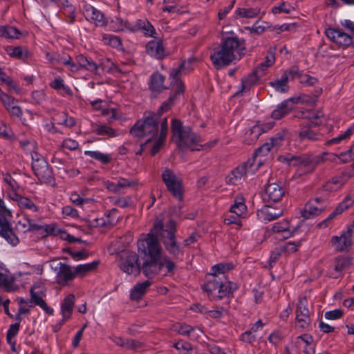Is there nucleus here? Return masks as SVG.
Returning <instances> with one entry per match:
<instances>
[{"label":"nucleus","instance_id":"obj_56","mask_svg":"<svg viewBox=\"0 0 354 354\" xmlns=\"http://www.w3.org/2000/svg\"><path fill=\"white\" fill-rule=\"evenodd\" d=\"M116 182L120 194L123 192L124 189L133 187L138 184L136 180L122 177L118 178Z\"/></svg>","mask_w":354,"mask_h":354},{"label":"nucleus","instance_id":"obj_17","mask_svg":"<svg viewBox=\"0 0 354 354\" xmlns=\"http://www.w3.org/2000/svg\"><path fill=\"white\" fill-rule=\"evenodd\" d=\"M283 212L284 207L282 205H265L257 211V216L261 221L267 223L277 219L283 214Z\"/></svg>","mask_w":354,"mask_h":354},{"label":"nucleus","instance_id":"obj_51","mask_svg":"<svg viewBox=\"0 0 354 354\" xmlns=\"http://www.w3.org/2000/svg\"><path fill=\"white\" fill-rule=\"evenodd\" d=\"M354 131V126H350L343 133L338 136L328 140L326 144L327 145H332L340 143L342 141L348 139L353 132Z\"/></svg>","mask_w":354,"mask_h":354},{"label":"nucleus","instance_id":"obj_7","mask_svg":"<svg viewBox=\"0 0 354 354\" xmlns=\"http://www.w3.org/2000/svg\"><path fill=\"white\" fill-rule=\"evenodd\" d=\"M284 160L290 166L297 167L298 171L301 175L312 173L321 160V158L307 153L288 154L285 156Z\"/></svg>","mask_w":354,"mask_h":354},{"label":"nucleus","instance_id":"obj_35","mask_svg":"<svg viewBox=\"0 0 354 354\" xmlns=\"http://www.w3.org/2000/svg\"><path fill=\"white\" fill-rule=\"evenodd\" d=\"M98 265L99 261H94L88 263L80 264L75 267H73L75 278L77 277H82L88 273L94 271Z\"/></svg>","mask_w":354,"mask_h":354},{"label":"nucleus","instance_id":"obj_41","mask_svg":"<svg viewBox=\"0 0 354 354\" xmlns=\"http://www.w3.org/2000/svg\"><path fill=\"white\" fill-rule=\"evenodd\" d=\"M35 223L33 219L24 218L19 220L15 225V230L17 232L26 233L29 231H35Z\"/></svg>","mask_w":354,"mask_h":354},{"label":"nucleus","instance_id":"obj_46","mask_svg":"<svg viewBox=\"0 0 354 354\" xmlns=\"http://www.w3.org/2000/svg\"><path fill=\"white\" fill-rule=\"evenodd\" d=\"M351 264V259L345 256H338L334 261V269L337 272H342Z\"/></svg>","mask_w":354,"mask_h":354},{"label":"nucleus","instance_id":"obj_33","mask_svg":"<svg viewBox=\"0 0 354 354\" xmlns=\"http://www.w3.org/2000/svg\"><path fill=\"white\" fill-rule=\"evenodd\" d=\"M246 165H243L233 169L226 177V182L232 185H237L242 177L246 175Z\"/></svg>","mask_w":354,"mask_h":354},{"label":"nucleus","instance_id":"obj_18","mask_svg":"<svg viewBox=\"0 0 354 354\" xmlns=\"http://www.w3.org/2000/svg\"><path fill=\"white\" fill-rule=\"evenodd\" d=\"M326 37L339 46L346 48L352 44V37L339 28H327L325 31Z\"/></svg>","mask_w":354,"mask_h":354},{"label":"nucleus","instance_id":"obj_48","mask_svg":"<svg viewBox=\"0 0 354 354\" xmlns=\"http://www.w3.org/2000/svg\"><path fill=\"white\" fill-rule=\"evenodd\" d=\"M274 55L272 53L268 54L266 60L261 62L254 69L260 75L263 76L265 71L274 63Z\"/></svg>","mask_w":354,"mask_h":354},{"label":"nucleus","instance_id":"obj_28","mask_svg":"<svg viewBox=\"0 0 354 354\" xmlns=\"http://www.w3.org/2000/svg\"><path fill=\"white\" fill-rule=\"evenodd\" d=\"M46 235L59 236L61 239L68 241L69 243H74L75 241V238L73 236L67 233L64 230L59 228L55 223L47 225Z\"/></svg>","mask_w":354,"mask_h":354},{"label":"nucleus","instance_id":"obj_21","mask_svg":"<svg viewBox=\"0 0 354 354\" xmlns=\"http://www.w3.org/2000/svg\"><path fill=\"white\" fill-rule=\"evenodd\" d=\"M165 77L160 72L156 71L153 73L149 78L148 86L149 89L154 95L161 93L167 88L165 85Z\"/></svg>","mask_w":354,"mask_h":354},{"label":"nucleus","instance_id":"obj_32","mask_svg":"<svg viewBox=\"0 0 354 354\" xmlns=\"http://www.w3.org/2000/svg\"><path fill=\"white\" fill-rule=\"evenodd\" d=\"M6 51L7 54L14 58H17L18 59L25 61L30 56L29 52L26 48L23 46H7L6 48Z\"/></svg>","mask_w":354,"mask_h":354},{"label":"nucleus","instance_id":"obj_14","mask_svg":"<svg viewBox=\"0 0 354 354\" xmlns=\"http://www.w3.org/2000/svg\"><path fill=\"white\" fill-rule=\"evenodd\" d=\"M287 193L286 186L281 183L268 184L265 187L263 199L268 202H280Z\"/></svg>","mask_w":354,"mask_h":354},{"label":"nucleus","instance_id":"obj_26","mask_svg":"<svg viewBox=\"0 0 354 354\" xmlns=\"http://www.w3.org/2000/svg\"><path fill=\"white\" fill-rule=\"evenodd\" d=\"M294 100L288 99L279 104L276 109L272 112V118L274 120H279L290 113L294 109Z\"/></svg>","mask_w":354,"mask_h":354},{"label":"nucleus","instance_id":"obj_47","mask_svg":"<svg viewBox=\"0 0 354 354\" xmlns=\"http://www.w3.org/2000/svg\"><path fill=\"white\" fill-rule=\"evenodd\" d=\"M293 10H295V8L291 3L284 1L278 3L272 8V12L274 15H279L281 13L290 14Z\"/></svg>","mask_w":354,"mask_h":354},{"label":"nucleus","instance_id":"obj_34","mask_svg":"<svg viewBox=\"0 0 354 354\" xmlns=\"http://www.w3.org/2000/svg\"><path fill=\"white\" fill-rule=\"evenodd\" d=\"M230 212L243 218L247 214V206L245 204L244 198L242 196H238L234 198V203L231 205Z\"/></svg>","mask_w":354,"mask_h":354},{"label":"nucleus","instance_id":"obj_4","mask_svg":"<svg viewBox=\"0 0 354 354\" xmlns=\"http://www.w3.org/2000/svg\"><path fill=\"white\" fill-rule=\"evenodd\" d=\"M156 230H159L160 240L167 252L174 259H181L184 255L183 246L177 241L176 222L170 220L165 225L162 223L154 224Z\"/></svg>","mask_w":354,"mask_h":354},{"label":"nucleus","instance_id":"obj_58","mask_svg":"<svg viewBox=\"0 0 354 354\" xmlns=\"http://www.w3.org/2000/svg\"><path fill=\"white\" fill-rule=\"evenodd\" d=\"M301 246V241L286 242L281 247V250L287 253L295 252Z\"/></svg>","mask_w":354,"mask_h":354},{"label":"nucleus","instance_id":"obj_12","mask_svg":"<svg viewBox=\"0 0 354 354\" xmlns=\"http://www.w3.org/2000/svg\"><path fill=\"white\" fill-rule=\"evenodd\" d=\"M161 177L167 190L173 196L178 200H182L183 186L181 179L171 169L167 167L162 170Z\"/></svg>","mask_w":354,"mask_h":354},{"label":"nucleus","instance_id":"obj_45","mask_svg":"<svg viewBox=\"0 0 354 354\" xmlns=\"http://www.w3.org/2000/svg\"><path fill=\"white\" fill-rule=\"evenodd\" d=\"M102 41L104 44L109 45L117 49L122 48V44L121 39L116 35L112 34H104L102 37Z\"/></svg>","mask_w":354,"mask_h":354},{"label":"nucleus","instance_id":"obj_49","mask_svg":"<svg viewBox=\"0 0 354 354\" xmlns=\"http://www.w3.org/2000/svg\"><path fill=\"white\" fill-rule=\"evenodd\" d=\"M20 32L15 27L0 26V36L8 39H18Z\"/></svg>","mask_w":354,"mask_h":354},{"label":"nucleus","instance_id":"obj_5","mask_svg":"<svg viewBox=\"0 0 354 354\" xmlns=\"http://www.w3.org/2000/svg\"><path fill=\"white\" fill-rule=\"evenodd\" d=\"M166 118L160 117L158 114H151L142 121H138L130 129V133L134 137H148L146 142L158 136L159 124Z\"/></svg>","mask_w":354,"mask_h":354},{"label":"nucleus","instance_id":"obj_64","mask_svg":"<svg viewBox=\"0 0 354 354\" xmlns=\"http://www.w3.org/2000/svg\"><path fill=\"white\" fill-rule=\"evenodd\" d=\"M32 98L37 104H41L46 100V93L43 90H36L32 92Z\"/></svg>","mask_w":354,"mask_h":354},{"label":"nucleus","instance_id":"obj_15","mask_svg":"<svg viewBox=\"0 0 354 354\" xmlns=\"http://www.w3.org/2000/svg\"><path fill=\"white\" fill-rule=\"evenodd\" d=\"M125 26L132 32H141L145 37L156 38L157 32L153 26L146 19H137L133 23H127Z\"/></svg>","mask_w":354,"mask_h":354},{"label":"nucleus","instance_id":"obj_38","mask_svg":"<svg viewBox=\"0 0 354 354\" xmlns=\"http://www.w3.org/2000/svg\"><path fill=\"white\" fill-rule=\"evenodd\" d=\"M39 283H35L32 287L30 290V301H29L30 307H32L33 306H40L45 301L42 299L41 294L42 293L41 290H36L37 289H40Z\"/></svg>","mask_w":354,"mask_h":354},{"label":"nucleus","instance_id":"obj_23","mask_svg":"<svg viewBox=\"0 0 354 354\" xmlns=\"http://www.w3.org/2000/svg\"><path fill=\"white\" fill-rule=\"evenodd\" d=\"M146 52L157 59H162L166 56L163 44L160 39L149 41L146 45Z\"/></svg>","mask_w":354,"mask_h":354},{"label":"nucleus","instance_id":"obj_40","mask_svg":"<svg viewBox=\"0 0 354 354\" xmlns=\"http://www.w3.org/2000/svg\"><path fill=\"white\" fill-rule=\"evenodd\" d=\"M260 9L258 8H239L235 10L234 16L236 19L240 18H254L258 16Z\"/></svg>","mask_w":354,"mask_h":354},{"label":"nucleus","instance_id":"obj_27","mask_svg":"<svg viewBox=\"0 0 354 354\" xmlns=\"http://www.w3.org/2000/svg\"><path fill=\"white\" fill-rule=\"evenodd\" d=\"M272 231L274 233L278 234L281 238L283 239H288L293 235V230L290 228V225L288 221L283 220L273 224Z\"/></svg>","mask_w":354,"mask_h":354},{"label":"nucleus","instance_id":"obj_31","mask_svg":"<svg viewBox=\"0 0 354 354\" xmlns=\"http://www.w3.org/2000/svg\"><path fill=\"white\" fill-rule=\"evenodd\" d=\"M151 282L146 280L141 283H137L131 290L130 298L131 300L138 301L145 295L147 290L149 288Z\"/></svg>","mask_w":354,"mask_h":354},{"label":"nucleus","instance_id":"obj_61","mask_svg":"<svg viewBox=\"0 0 354 354\" xmlns=\"http://www.w3.org/2000/svg\"><path fill=\"white\" fill-rule=\"evenodd\" d=\"M283 139L284 133L283 132H278L274 136L271 137L267 142L272 148L274 147L280 146L283 141Z\"/></svg>","mask_w":354,"mask_h":354},{"label":"nucleus","instance_id":"obj_42","mask_svg":"<svg viewBox=\"0 0 354 354\" xmlns=\"http://www.w3.org/2000/svg\"><path fill=\"white\" fill-rule=\"evenodd\" d=\"M84 154L86 156H88L91 158H93L102 164L106 165L109 163L111 160L112 157L111 154L109 153H104L99 151H85L84 152Z\"/></svg>","mask_w":354,"mask_h":354},{"label":"nucleus","instance_id":"obj_43","mask_svg":"<svg viewBox=\"0 0 354 354\" xmlns=\"http://www.w3.org/2000/svg\"><path fill=\"white\" fill-rule=\"evenodd\" d=\"M288 75L284 73L279 79H277L270 82V85L272 86L277 91L285 93L288 91Z\"/></svg>","mask_w":354,"mask_h":354},{"label":"nucleus","instance_id":"obj_19","mask_svg":"<svg viewBox=\"0 0 354 354\" xmlns=\"http://www.w3.org/2000/svg\"><path fill=\"white\" fill-rule=\"evenodd\" d=\"M172 330L179 335L187 336L189 339L193 341L198 340L201 334L202 330L198 327H193L184 323H176L173 325Z\"/></svg>","mask_w":354,"mask_h":354},{"label":"nucleus","instance_id":"obj_52","mask_svg":"<svg viewBox=\"0 0 354 354\" xmlns=\"http://www.w3.org/2000/svg\"><path fill=\"white\" fill-rule=\"evenodd\" d=\"M180 354H190V352L193 350L192 344L188 342L179 339L174 343L173 346Z\"/></svg>","mask_w":354,"mask_h":354},{"label":"nucleus","instance_id":"obj_24","mask_svg":"<svg viewBox=\"0 0 354 354\" xmlns=\"http://www.w3.org/2000/svg\"><path fill=\"white\" fill-rule=\"evenodd\" d=\"M261 77V75L254 70L252 73L241 79L240 90H239L235 95H242L243 93L248 92L252 86L259 82Z\"/></svg>","mask_w":354,"mask_h":354},{"label":"nucleus","instance_id":"obj_63","mask_svg":"<svg viewBox=\"0 0 354 354\" xmlns=\"http://www.w3.org/2000/svg\"><path fill=\"white\" fill-rule=\"evenodd\" d=\"M82 68L88 71V72L94 74V75H99L98 65L93 62L91 59H88L86 60L85 64L82 67Z\"/></svg>","mask_w":354,"mask_h":354},{"label":"nucleus","instance_id":"obj_29","mask_svg":"<svg viewBox=\"0 0 354 354\" xmlns=\"http://www.w3.org/2000/svg\"><path fill=\"white\" fill-rule=\"evenodd\" d=\"M168 132L167 120L164 119L162 122L161 129H160L159 135L157 140L154 142L153 147L151 150L152 156L156 155L163 145Z\"/></svg>","mask_w":354,"mask_h":354},{"label":"nucleus","instance_id":"obj_6","mask_svg":"<svg viewBox=\"0 0 354 354\" xmlns=\"http://www.w3.org/2000/svg\"><path fill=\"white\" fill-rule=\"evenodd\" d=\"M171 133L173 137L176 138L178 147L190 148L192 151L198 150L194 145L202 141L200 136L193 132L190 127L183 126L179 120H172Z\"/></svg>","mask_w":354,"mask_h":354},{"label":"nucleus","instance_id":"obj_53","mask_svg":"<svg viewBox=\"0 0 354 354\" xmlns=\"http://www.w3.org/2000/svg\"><path fill=\"white\" fill-rule=\"evenodd\" d=\"M63 8V14L66 17L68 18L66 22L68 24H73L75 21V12L76 9L74 6H73L71 3H67V5L62 7Z\"/></svg>","mask_w":354,"mask_h":354},{"label":"nucleus","instance_id":"obj_62","mask_svg":"<svg viewBox=\"0 0 354 354\" xmlns=\"http://www.w3.org/2000/svg\"><path fill=\"white\" fill-rule=\"evenodd\" d=\"M59 121V124H63L68 127H72L75 124V120L72 117H68L66 113H62L58 115Z\"/></svg>","mask_w":354,"mask_h":354},{"label":"nucleus","instance_id":"obj_39","mask_svg":"<svg viewBox=\"0 0 354 354\" xmlns=\"http://www.w3.org/2000/svg\"><path fill=\"white\" fill-rule=\"evenodd\" d=\"M192 310L208 315L209 317L214 319H218L223 317L225 313H227V309L223 306H220L215 310H207L206 308L201 306H196L195 308H192Z\"/></svg>","mask_w":354,"mask_h":354},{"label":"nucleus","instance_id":"obj_57","mask_svg":"<svg viewBox=\"0 0 354 354\" xmlns=\"http://www.w3.org/2000/svg\"><path fill=\"white\" fill-rule=\"evenodd\" d=\"M308 300L306 297L301 298L297 304L296 315L310 316V310L308 308Z\"/></svg>","mask_w":354,"mask_h":354},{"label":"nucleus","instance_id":"obj_60","mask_svg":"<svg viewBox=\"0 0 354 354\" xmlns=\"http://www.w3.org/2000/svg\"><path fill=\"white\" fill-rule=\"evenodd\" d=\"M242 217L236 215L234 213L229 212L225 216L224 223L226 225L230 224H236L239 225H241V219Z\"/></svg>","mask_w":354,"mask_h":354},{"label":"nucleus","instance_id":"obj_20","mask_svg":"<svg viewBox=\"0 0 354 354\" xmlns=\"http://www.w3.org/2000/svg\"><path fill=\"white\" fill-rule=\"evenodd\" d=\"M321 201L320 198H316L307 203L301 211V216L304 219H310L319 215L324 209V206L320 204Z\"/></svg>","mask_w":354,"mask_h":354},{"label":"nucleus","instance_id":"obj_9","mask_svg":"<svg viewBox=\"0 0 354 354\" xmlns=\"http://www.w3.org/2000/svg\"><path fill=\"white\" fill-rule=\"evenodd\" d=\"M32 169L41 183L50 184L54 181L52 168L44 158L35 151L30 153Z\"/></svg>","mask_w":354,"mask_h":354},{"label":"nucleus","instance_id":"obj_10","mask_svg":"<svg viewBox=\"0 0 354 354\" xmlns=\"http://www.w3.org/2000/svg\"><path fill=\"white\" fill-rule=\"evenodd\" d=\"M10 212L6 207L3 201L0 198V235L8 243L17 245L19 240L10 226Z\"/></svg>","mask_w":354,"mask_h":354},{"label":"nucleus","instance_id":"obj_8","mask_svg":"<svg viewBox=\"0 0 354 354\" xmlns=\"http://www.w3.org/2000/svg\"><path fill=\"white\" fill-rule=\"evenodd\" d=\"M304 118H307V121L300 123V130L299 137L301 140H308L315 141L319 139L321 134L311 129V126H318L320 123L317 120L323 117L322 111H306L302 113Z\"/></svg>","mask_w":354,"mask_h":354},{"label":"nucleus","instance_id":"obj_25","mask_svg":"<svg viewBox=\"0 0 354 354\" xmlns=\"http://www.w3.org/2000/svg\"><path fill=\"white\" fill-rule=\"evenodd\" d=\"M353 204V200L349 197L346 196L343 201H342L333 210V212H331L328 217L322 221L321 223H319V226L320 227H326L328 226V222L333 220L334 218H335L337 215L342 214L344 211L348 209Z\"/></svg>","mask_w":354,"mask_h":354},{"label":"nucleus","instance_id":"obj_37","mask_svg":"<svg viewBox=\"0 0 354 354\" xmlns=\"http://www.w3.org/2000/svg\"><path fill=\"white\" fill-rule=\"evenodd\" d=\"M92 131L99 136H104L108 138H113L117 136L115 131L105 124L93 123L91 124Z\"/></svg>","mask_w":354,"mask_h":354},{"label":"nucleus","instance_id":"obj_36","mask_svg":"<svg viewBox=\"0 0 354 354\" xmlns=\"http://www.w3.org/2000/svg\"><path fill=\"white\" fill-rule=\"evenodd\" d=\"M274 126V122H268L262 125H254L250 129V135L251 136L250 141L248 144H251L256 141L261 133L271 129Z\"/></svg>","mask_w":354,"mask_h":354},{"label":"nucleus","instance_id":"obj_1","mask_svg":"<svg viewBox=\"0 0 354 354\" xmlns=\"http://www.w3.org/2000/svg\"><path fill=\"white\" fill-rule=\"evenodd\" d=\"M138 252L144 255L142 267L138 263V256L135 252L124 250L118 256L119 268L127 274L137 275L142 270L144 275L152 278L161 272L164 267L167 273H173L176 264L165 254L158 238L151 233L145 235L138 241Z\"/></svg>","mask_w":354,"mask_h":354},{"label":"nucleus","instance_id":"obj_50","mask_svg":"<svg viewBox=\"0 0 354 354\" xmlns=\"http://www.w3.org/2000/svg\"><path fill=\"white\" fill-rule=\"evenodd\" d=\"M111 339L116 345L127 349H135L138 346L137 342L131 339H123L121 337L113 336Z\"/></svg>","mask_w":354,"mask_h":354},{"label":"nucleus","instance_id":"obj_59","mask_svg":"<svg viewBox=\"0 0 354 354\" xmlns=\"http://www.w3.org/2000/svg\"><path fill=\"white\" fill-rule=\"evenodd\" d=\"M0 288L5 289L7 292H11L13 290L12 281L7 274L2 272H0Z\"/></svg>","mask_w":354,"mask_h":354},{"label":"nucleus","instance_id":"obj_13","mask_svg":"<svg viewBox=\"0 0 354 354\" xmlns=\"http://www.w3.org/2000/svg\"><path fill=\"white\" fill-rule=\"evenodd\" d=\"M191 64L192 61L189 59L183 62L177 68L171 69L169 73L170 86L175 91V95L183 93L185 86L180 77L185 71L190 69Z\"/></svg>","mask_w":354,"mask_h":354},{"label":"nucleus","instance_id":"obj_3","mask_svg":"<svg viewBox=\"0 0 354 354\" xmlns=\"http://www.w3.org/2000/svg\"><path fill=\"white\" fill-rule=\"evenodd\" d=\"M245 53V42L238 37H227L221 44L215 47L211 55V61L217 69L231 64L235 60H239Z\"/></svg>","mask_w":354,"mask_h":354},{"label":"nucleus","instance_id":"obj_16","mask_svg":"<svg viewBox=\"0 0 354 354\" xmlns=\"http://www.w3.org/2000/svg\"><path fill=\"white\" fill-rule=\"evenodd\" d=\"M82 12L88 21L95 24L97 26H105L108 23L104 15L91 4L84 2Z\"/></svg>","mask_w":354,"mask_h":354},{"label":"nucleus","instance_id":"obj_54","mask_svg":"<svg viewBox=\"0 0 354 354\" xmlns=\"http://www.w3.org/2000/svg\"><path fill=\"white\" fill-rule=\"evenodd\" d=\"M18 206L21 209L30 210L32 212H39V207L37 206L30 198L23 196L19 201Z\"/></svg>","mask_w":354,"mask_h":354},{"label":"nucleus","instance_id":"obj_2","mask_svg":"<svg viewBox=\"0 0 354 354\" xmlns=\"http://www.w3.org/2000/svg\"><path fill=\"white\" fill-rule=\"evenodd\" d=\"M234 268L232 263H220L212 266L202 286L210 300L221 299L237 289L236 284L229 281L226 275Z\"/></svg>","mask_w":354,"mask_h":354},{"label":"nucleus","instance_id":"obj_55","mask_svg":"<svg viewBox=\"0 0 354 354\" xmlns=\"http://www.w3.org/2000/svg\"><path fill=\"white\" fill-rule=\"evenodd\" d=\"M91 225L93 227H110L114 225V221L104 218H97L91 221Z\"/></svg>","mask_w":354,"mask_h":354},{"label":"nucleus","instance_id":"obj_22","mask_svg":"<svg viewBox=\"0 0 354 354\" xmlns=\"http://www.w3.org/2000/svg\"><path fill=\"white\" fill-rule=\"evenodd\" d=\"M331 243L335 246L337 251H348L352 243L351 230L344 232L339 236L332 237Z\"/></svg>","mask_w":354,"mask_h":354},{"label":"nucleus","instance_id":"obj_44","mask_svg":"<svg viewBox=\"0 0 354 354\" xmlns=\"http://www.w3.org/2000/svg\"><path fill=\"white\" fill-rule=\"evenodd\" d=\"M49 86L55 90H62L64 93L72 95L73 91L70 87L65 84L64 80L60 76H57L49 83Z\"/></svg>","mask_w":354,"mask_h":354},{"label":"nucleus","instance_id":"obj_11","mask_svg":"<svg viewBox=\"0 0 354 354\" xmlns=\"http://www.w3.org/2000/svg\"><path fill=\"white\" fill-rule=\"evenodd\" d=\"M50 267L55 273V281L62 286H65L75 279L73 267L58 260H52Z\"/></svg>","mask_w":354,"mask_h":354},{"label":"nucleus","instance_id":"obj_30","mask_svg":"<svg viewBox=\"0 0 354 354\" xmlns=\"http://www.w3.org/2000/svg\"><path fill=\"white\" fill-rule=\"evenodd\" d=\"M75 306V295L69 294L61 303V314L64 319H71Z\"/></svg>","mask_w":354,"mask_h":354}]
</instances>
